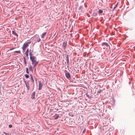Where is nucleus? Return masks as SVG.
Returning <instances> with one entry per match:
<instances>
[{
	"instance_id": "nucleus-1",
	"label": "nucleus",
	"mask_w": 135,
	"mask_h": 135,
	"mask_svg": "<svg viewBox=\"0 0 135 135\" xmlns=\"http://www.w3.org/2000/svg\"><path fill=\"white\" fill-rule=\"evenodd\" d=\"M30 58L32 61V64L34 65V67L35 66L38 64V62L36 61V58L35 56H31L30 57Z\"/></svg>"
},
{
	"instance_id": "nucleus-19",
	"label": "nucleus",
	"mask_w": 135,
	"mask_h": 135,
	"mask_svg": "<svg viewBox=\"0 0 135 135\" xmlns=\"http://www.w3.org/2000/svg\"><path fill=\"white\" fill-rule=\"evenodd\" d=\"M12 127V126L11 125H9V128H11Z\"/></svg>"
},
{
	"instance_id": "nucleus-23",
	"label": "nucleus",
	"mask_w": 135,
	"mask_h": 135,
	"mask_svg": "<svg viewBox=\"0 0 135 135\" xmlns=\"http://www.w3.org/2000/svg\"><path fill=\"white\" fill-rule=\"evenodd\" d=\"M27 73H28V71H27Z\"/></svg>"
},
{
	"instance_id": "nucleus-6",
	"label": "nucleus",
	"mask_w": 135,
	"mask_h": 135,
	"mask_svg": "<svg viewBox=\"0 0 135 135\" xmlns=\"http://www.w3.org/2000/svg\"><path fill=\"white\" fill-rule=\"evenodd\" d=\"M28 52H29V50H28V49L26 51L25 53L27 57H28Z\"/></svg>"
},
{
	"instance_id": "nucleus-20",
	"label": "nucleus",
	"mask_w": 135,
	"mask_h": 135,
	"mask_svg": "<svg viewBox=\"0 0 135 135\" xmlns=\"http://www.w3.org/2000/svg\"><path fill=\"white\" fill-rule=\"evenodd\" d=\"M14 49H15L14 48H10V50H12Z\"/></svg>"
},
{
	"instance_id": "nucleus-12",
	"label": "nucleus",
	"mask_w": 135,
	"mask_h": 135,
	"mask_svg": "<svg viewBox=\"0 0 135 135\" xmlns=\"http://www.w3.org/2000/svg\"><path fill=\"white\" fill-rule=\"evenodd\" d=\"M63 45L64 47V49H65V47H66V43L65 42H64L63 43Z\"/></svg>"
},
{
	"instance_id": "nucleus-8",
	"label": "nucleus",
	"mask_w": 135,
	"mask_h": 135,
	"mask_svg": "<svg viewBox=\"0 0 135 135\" xmlns=\"http://www.w3.org/2000/svg\"><path fill=\"white\" fill-rule=\"evenodd\" d=\"M25 84L27 88V90H28L29 88V84L28 83H27L26 82H25Z\"/></svg>"
},
{
	"instance_id": "nucleus-9",
	"label": "nucleus",
	"mask_w": 135,
	"mask_h": 135,
	"mask_svg": "<svg viewBox=\"0 0 135 135\" xmlns=\"http://www.w3.org/2000/svg\"><path fill=\"white\" fill-rule=\"evenodd\" d=\"M29 55H30V57H31V56H32V53L33 51L30 49L29 50Z\"/></svg>"
},
{
	"instance_id": "nucleus-4",
	"label": "nucleus",
	"mask_w": 135,
	"mask_h": 135,
	"mask_svg": "<svg viewBox=\"0 0 135 135\" xmlns=\"http://www.w3.org/2000/svg\"><path fill=\"white\" fill-rule=\"evenodd\" d=\"M66 77L68 78H69L70 77V75L69 73H67L65 74Z\"/></svg>"
},
{
	"instance_id": "nucleus-15",
	"label": "nucleus",
	"mask_w": 135,
	"mask_h": 135,
	"mask_svg": "<svg viewBox=\"0 0 135 135\" xmlns=\"http://www.w3.org/2000/svg\"><path fill=\"white\" fill-rule=\"evenodd\" d=\"M98 12L99 13L101 14L103 13V11L102 10L100 9L99 10Z\"/></svg>"
},
{
	"instance_id": "nucleus-17",
	"label": "nucleus",
	"mask_w": 135,
	"mask_h": 135,
	"mask_svg": "<svg viewBox=\"0 0 135 135\" xmlns=\"http://www.w3.org/2000/svg\"><path fill=\"white\" fill-rule=\"evenodd\" d=\"M86 129L85 128L84 129V131H83V133H84L85 132V131H86Z\"/></svg>"
},
{
	"instance_id": "nucleus-3",
	"label": "nucleus",
	"mask_w": 135,
	"mask_h": 135,
	"mask_svg": "<svg viewBox=\"0 0 135 135\" xmlns=\"http://www.w3.org/2000/svg\"><path fill=\"white\" fill-rule=\"evenodd\" d=\"M43 83L41 81H39V88L38 89L40 90L41 89Z\"/></svg>"
},
{
	"instance_id": "nucleus-14",
	"label": "nucleus",
	"mask_w": 135,
	"mask_h": 135,
	"mask_svg": "<svg viewBox=\"0 0 135 135\" xmlns=\"http://www.w3.org/2000/svg\"><path fill=\"white\" fill-rule=\"evenodd\" d=\"M31 76V79L32 81V82H34V80L33 79V77L31 75H30Z\"/></svg>"
},
{
	"instance_id": "nucleus-2",
	"label": "nucleus",
	"mask_w": 135,
	"mask_h": 135,
	"mask_svg": "<svg viewBox=\"0 0 135 135\" xmlns=\"http://www.w3.org/2000/svg\"><path fill=\"white\" fill-rule=\"evenodd\" d=\"M31 42H28L27 43H25L24 44L22 49L23 51H24L26 48L27 47L29 46V45L31 44Z\"/></svg>"
},
{
	"instance_id": "nucleus-18",
	"label": "nucleus",
	"mask_w": 135,
	"mask_h": 135,
	"mask_svg": "<svg viewBox=\"0 0 135 135\" xmlns=\"http://www.w3.org/2000/svg\"><path fill=\"white\" fill-rule=\"evenodd\" d=\"M40 41H41V39H40V38H39L38 39V40L37 41L38 42H40Z\"/></svg>"
},
{
	"instance_id": "nucleus-11",
	"label": "nucleus",
	"mask_w": 135,
	"mask_h": 135,
	"mask_svg": "<svg viewBox=\"0 0 135 135\" xmlns=\"http://www.w3.org/2000/svg\"><path fill=\"white\" fill-rule=\"evenodd\" d=\"M12 33L13 35H16V36H18V35L14 31H12Z\"/></svg>"
},
{
	"instance_id": "nucleus-21",
	"label": "nucleus",
	"mask_w": 135,
	"mask_h": 135,
	"mask_svg": "<svg viewBox=\"0 0 135 135\" xmlns=\"http://www.w3.org/2000/svg\"><path fill=\"white\" fill-rule=\"evenodd\" d=\"M24 62H25V64H26V60H24Z\"/></svg>"
},
{
	"instance_id": "nucleus-5",
	"label": "nucleus",
	"mask_w": 135,
	"mask_h": 135,
	"mask_svg": "<svg viewBox=\"0 0 135 135\" xmlns=\"http://www.w3.org/2000/svg\"><path fill=\"white\" fill-rule=\"evenodd\" d=\"M35 93V92H33L32 94H31V98L32 99H33L34 98Z\"/></svg>"
},
{
	"instance_id": "nucleus-22",
	"label": "nucleus",
	"mask_w": 135,
	"mask_h": 135,
	"mask_svg": "<svg viewBox=\"0 0 135 135\" xmlns=\"http://www.w3.org/2000/svg\"><path fill=\"white\" fill-rule=\"evenodd\" d=\"M3 133H4V134H6H6H7L6 133H5V132H4Z\"/></svg>"
},
{
	"instance_id": "nucleus-13",
	"label": "nucleus",
	"mask_w": 135,
	"mask_h": 135,
	"mask_svg": "<svg viewBox=\"0 0 135 135\" xmlns=\"http://www.w3.org/2000/svg\"><path fill=\"white\" fill-rule=\"evenodd\" d=\"M14 52L18 54H20L21 52V51L20 50L16 51Z\"/></svg>"
},
{
	"instance_id": "nucleus-10",
	"label": "nucleus",
	"mask_w": 135,
	"mask_h": 135,
	"mask_svg": "<svg viewBox=\"0 0 135 135\" xmlns=\"http://www.w3.org/2000/svg\"><path fill=\"white\" fill-rule=\"evenodd\" d=\"M46 32H45L41 36V37L42 38H44L45 36L46 35Z\"/></svg>"
},
{
	"instance_id": "nucleus-24",
	"label": "nucleus",
	"mask_w": 135,
	"mask_h": 135,
	"mask_svg": "<svg viewBox=\"0 0 135 135\" xmlns=\"http://www.w3.org/2000/svg\"><path fill=\"white\" fill-rule=\"evenodd\" d=\"M2 135H4V134H3Z\"/></svg>"
},
{
	"instance_id": "nucleus-16",
	"label": "nucleus",
	"mask_w": 135,
	"mask_h": 135,
	"mask_svg": "<svg viewBox=\"0 0 135 135\" xmlns=\"http://www.w3.org/2000/svg\"><path fill=\"white\" fill-rule=\"evenodd\" d=\"M25 77L26 78H28L29 77V75L27 74H26L25 75Z\"/></svg>"
},
{
	"instance_id": "nucleus-7",
	"label": "nucleus",
	"mask_w": 135,
	"mask_h": 135,
	"mask_svg": "<svg viewBox=\"0 0 135 135\" xmlns=\"http://www.w3.org/2000/svg\"><path fill=\"white\" fill-rule=\"evenodd\" d=\"M102 46H103V45H105L107 47L108 46H109V45L108 44V43L106 42H104L102 44Z\"/></svg>"
}]
</instances>
